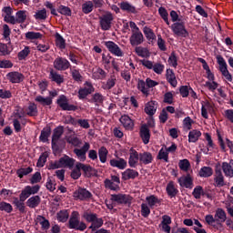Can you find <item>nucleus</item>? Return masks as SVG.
Here are the masks:
<instances>
[{"label": "nucleus", "mask_w": 233, "mask_h": 233, "mask_svg": "<svg viewBox=\"0 0 233 233\" xmlns=\"http://www.w3.org/2000/svg\"><path fill=\"white\" fill-rule=\"evenodd\" d=\"M49 79L53 83H56V85H63V83H65V76L63 75L57 73V71H56L54 69L50 70Z\"/></svg>", "instance_id": "nucleus-19"}, {"label": "nucleus", "mask_w": 233, "mask_h": 233, "mask_svg": "<svg viewBox=\"0 0 233 233\" xmlns=\"http://www.w3.org/2000/svg\"><path fill=\"white\" fill-rule=\"evenodd\" d=\"M57 13L61 14L62 15H67L70 17V15H72V9H70L68 6L61 5L57 8Z\"/></svg>", "instance_id": "nucleus-58"}, {"label": "nucleus", "mask_w": 233, "mask_h": 233, "mask_svg": "<svg viewBox=\"0 0 233 233\" xmlns=\"http://www.w3.org/2000/svg\"><path fill=\"white\" fill-rule=\"evenodd\" d=\"M32 172H34V168H32L30 167H21L16 170V176H18V177L20 179H23V177H25V176H28V174H32Z\"/></svg>", "instance_id": "nucleus-49"}, {"label": "nucleus", "mask_w": 233, "mask_h": 233, "mask_svg": "<svg viewBox=\"0 0 233 233\" xmlns=\"http://www.w3.org/2000/svg\"><path fill=\"white\" fill-rule=\"evenodd\" d=\"M72 179H79L81 177V167L79 166V162L76 164L75 168L71 171Z\"/></svg>", "instance_id": "nucleus-57"}, {"label": "nucleus", "mask_w": 233, "mask_h": 233, "mask_svg": "<svg viewBox=\"0 0 233 233\" xmlns=\"http://www.w3.org/2000/svg\"><path fill=\"white\" fill-rule=\"evenodd\" d=\"M56 104L58 105V106H60V108H62V110L67 112H76L79 108L77 106L69 104L68 98L65 95L59 96V97L56 100Z\"/></svg>", "instance_id": "nucleus-5"}, {"label": "nucleus", "mask_w": 233, "mask_h": 233, "mask_svg": "<svg viewBox=\"0 0 233 233\" xmlns=\"http://www.w3.org/2000/svg\"><path fill=\"white\" fill-rule=\"evenodd\" d=\"M70 218L68 209H62L56 213V219L59 223H66Z\"/></svg>", "instance_id": "nucleus-37"}, {"label": "nucleus", "mask_w": 233, "mask_h": 233, "mask_svg": "<svg viewBox=\"0 0 233 233\" xmlns=\"http://www.w3.org/2000/svg\"><path fill=\"white\" fill-rule=\"evenodd\" d=\"M36 223L41 225L42 230H48L50 228V221L44 216L38 215L36 217Z\"/></svg>", "instance_id": "nucleus-41"}, {"label": "nucleus", "mask_w": 233, "mask_h": 233, "mask_svg": "<svg viewBox=\"0 0 233 233\" xmlns=\"http://www.w3.org/2000/svg\"><path fill=\"white\" fill-rule=\"evenodd\" d=\"M35 101H36V103H40V105H42V106H50V105H52L53 100L51 96H37L35 98Z\"/></svg>", "instance_id": "nucleus-43"}, {"label": "nucleus", "mask_w": 233, "mask_h": 233, "mask_svg": "<svg viewBox=\"0 0 233 233\" xmlns=\"http://www.w3.org/2000/svg\"><path fill=\"white\" fill-rule=\"evenodd\" d=\"M93 77L95 79H106V72L103 68L98 67L96 71L93 73Z\"/></svg>", "instance_id": "nucleus-62"}, {"label": "nucleus", "mask_w": 233, "mask_h": 233, "mask_svg": "<svg viewBox=\"0 0 233 233\" xmlns=\"http://www.w3.org/2000/svg\"><path fill=\"white\" fill-rule=\"evenodd\" d=\"M26 207L29 208H37L39 205H41V197L39 196H33L29 198L25 202Z\"/></svg>", "instance_id": "nucleus-29"}, {"label": "nucleus", "mask_w": 233, "mask_h": 233, "mask_svg": "<svg viewBox=\"0 0 233 233\" xmlns=\"http://www.w3.org/2000/svg\"><path fill=\"white\" fill-rule=\"evenodd\" d=\"M117 79L116 78V75H111L110 77L106 80V82H102L103 90H112L114 86H116V83Z\"/></svg>", "instance_id": "nucleus-27"}, {"label": "nucleus", "mask_w": 233, "mask_h": 233, "mask_svg": "<svg viewBox=\"0 0 233 233\" xmlns=\"http://www.w3.org/2000/svg\"><path fill=\"white\" fill-rule=\"evenodd\" d=\"M41 190V186H25L19 195L20 201H25L30 198V196H35Z\"/></svg>", "instance_id": "nucleus-4"}, {"label": "nucleus", "mask_w": 233, "mask_h": 233, "mask_svg": "<svg viewBox=\"0 0 233 233\" xmlns=\"http://www.w3.org/2000/svg\"><path fill=\"white\" fill-rule=\"evenodd\" d=\"M0 210L2 212L4 211V212H6L7 214H10L14 210V208L12 207V204L2 201L0 202Z\"/></svg>", "instance_id": "nucleus-60"}, {"label": "nucleus", "mask_w": 233, "mask_h": 233, "mask_svg": "<svg viewBox=\"0 0 233 233\" xmlns=\"http://www.w3.org/2000/svg\"><path fill=\"white\" fill-rule=\"evenodd\" d=\"M82 218L85 219L86 223H91L89 229L92 230V232H96V230L101 228L105 223L103 218H99L96 213H94L91 210L84 211L82 214Z\"/></svg>", "instance_id": "nucleus-1"}, {"label": "nucleus", "mask_w": 233, "mask_h": 233, "mask_svg": "<svg viewBox=\"0 0 233 233\" xmlns=\"http://www.w3.org/2000/svg\"><path fill=\"white\" fill-rule=\"evenodd\" d=\"M88 150H90V143L86 142L80 149L75 148L74 154H76L77 157H81V159H86V152Z\"/></svg>", "instance_id": "nucleus-21"}, {"label": "nucleus", "mask_w": 233, "mask_h": 233, "mask_svg": "<svg viewBox=\"0 0 233 233\" xmlns=\"http://www.w3.org/2000/svg\"><path fill=\"white\" fill-rule=\"evenodd\" d=\"M214 174V170L210 167H202L198 172L200 177H210Z\"/></svg>", "instance_id": "nucleus-47"}, {"label": "nucleus", "mask_w": 233, "mask_h": 233, "mask_svg": "<svg viewBox=\"0 0 233 233\" xmlns=\"http://www.w3.org/2000/svg\"><path fill=\"white\" fill-rule=\"evenodd\" d=\"M96 90L94 88V86L92 85V82L86 81L84 84V87H81L78 90V98L79 99H86L87 96H90V94H93V92Z\"/></svg>", "instance_id": "nucleus-11"}, {"label": "nucleus", "mask_w": 233, "mask_h": 233, "mask_svg": "<svg viewBox=\"0 0 233 233\" xmlns=\"http://www.w3.org/2000/svg\"><path fill=\"white\" fill-rule=\"evenodd\" d=\"M166 78L167 83H169L171 86H173L174 88L177 86V79L176 78V74L174 73V70L167 69Z\"/></svg>", "instance_id": "nucleus-31"}, {"label": "nucleus", "mask_w": 233, "mask_h": 233, "mask_svg": "<svg viewBox=\"0 0 233 233\" xmlns=\"http://www.w3.org/2000/svg\"><path fill=\"white\" fill-rule=\"evenodd\" d=\"M112 21H114V15L106 12L105 15L99 16V25L101 30L107 31L112 28Z\"/></svg>", "instance_id": "nucleus-6"}, {"label": "nucleus", "mask_w": 233, "mask_h": 233, "mask_svg": "<svg viewBox=\"0 0 233 233\" xmlns=\"http://www.w3.org/2000/svg\"><path fill=\"white\" fill-rule=\"evenodd\" d=\"M137 90L142 92V94L144 96H148L150 95V90L147 86V82H145L144 80H138V82H137Z\"/></svg>", "instance_id": "nucleus-48"}, {"label": "nucleus", "mask_w": 233, "mask_h": 233, "mask_svg": "<svg viewBox=\"0 0 233 233\" xmlns=\"http://www.w3.org/2000/svg\"><path fill=\"white\" fill-rule=\"evenodd\" d=\"M52 135V128L50 127H46L40 133L39 141L42 143L48 142V137Z\"/></svg>", "instance_id": "nucleus-36"}, {"label": "nucleus", "mask_w": 233, "mask_h": 233, "mask_svg": "<svg viewBox=\"0 0 233 233\" xmlns=\"http://www.w3.org/2000/svg\"><path fill=\"white\" fill-rule=\"evenodd\" d=\"M139 136L144 145H148L150 143V129L147 125L144 124L140 127Z\"/></svg>", "instance_id": "nucleus-15"}, {"label": "nucleus", "mask_w": 233, "mask_h": 233, "mask_svg": "<svg viewBox=\"0 0 233 233\" xmlns=\"http://www.w3.org/2000/svg\"><path fill=\"white\" fill-rule=\"evenodd\" d=\"M109 165L111 167L118 168L119 170H125V168H127V160H125L124 158H113L110 160Z\"/></svg>", "instance_id": "nucleus-33"}, {"label": "nucleus", "mask_w": 233, "mask_h": 233, "mask_svg": "<svg viewBox=\"0 0 233 233\" xmlns=\"http://www.w3.org/2000/svg\"><path fill=\"white\" fill-rule=\"evenodd\" d=\"M46 159H48V153H42L37 160L36 167H38V168H43L46 163Z\"/></svg>", "instance_id": "nucleus-59"}, {"label": "nucleus", "mask_w": 233, "mask_h": 233, "mask_svg": "<svg viewBox=\"0 0 233 233\" xmlns=\"http://www.w3.org/2000/svg\"><path fill=\"white\" fill-rule=\"evenodd\" d=\"M13 205H15L16 210H18L20 214H26V206H25V201L21 200V198L15 197Z\"/></svg>", "instance_id": "nucleus-34"}, {"label": "nucleus", "mask_w": 233, "mask_h": 233, "mask_svg": "<svg viewBox=\"0 0 233 233\" xmlns=\"http://www.w3.org/2000/svg\"><path fill=\"white\" fill-rule=\"evenodd\" d=\"M35 19L38 20V21H45V19H46L47 15H46V9L43 8L39 11H37L35 15H34Z\"/></svg>", "instance_id": "nucleus-63"}, {"label": "nucleus", "mask_w": 233, "mask_h": 233, "mask_svg": "<svg viewBox=\"0 0 233 233\" xmlns=\"http://www.w3.org/2000/svg\"><path fill=\"white\" fill-rule=\"evenodd\" d=\"M118 6L120 7L121 10H123V12H127L128 14H137L136 6L132 5L130 3L127 1L119 3Z\"/></svg>", "instance_id": "nucleus-30"}, {"label": "nucleus", "mask_w": 233, "mask_h": 233, "mask_svg": "<svg viewBox=\"0 0 233 233\" xmlns=\"http://www.w3.org/2000/svg\"><path fill=\"white\" fill-rule=\"evenodd\" d=\"M157 102L151 100L148 102L145 106V112L147 114V116H154L156 114V111L157 110Z\"/></svg>", "instance_id": "nucleus-39"}, {"label": "nucleus", "mask_w": 233, "mask_h": 233, "mask_svg": "<svg viewBox=\"0 0 233 233\" xmlns=\"http://www.w3.org/2000/svg\"><path fill=\"white\" fill-rule=\"evenodd\" d=\"M68 228L85 232L86 230V223L81 221L78 211H73L68 220Z\"/></svg>", "instance_id": "nucleus-2"}, {"label": "nucleus", "mask_w": 233, "mask_h": 233, "mask_svg": "<svg viewBox=\"0 0 233 233\" xmlns=\"http://www.w3.org/2000/svg\"><path fill=\"white\" fill-rule=\"evenodd\" d=\"M94 11V3L92 1H86L82 5L83 14L88 15Z\"/></svg>", "instance_id": "nucleus-51"}, {"label": "nucleus", "mask_w": 233, "mask_h": 233, "mask_svg": "<svg viewBox=\"0 0 233 233\" xmlns=\"http://www.w3.org/2000/svg\"><path fill=\"white\" fill-rule=\"evenodd\" d=\"M6 77L13 84L23 83L25 81V75L17 71L9 72Z\"/></svg>", "instance_id": "nucleus-13"}, {"label": "nucleus", "mask_w": 233, "mask_h": 233, "mask_svg": "<svg viewBox=\"0 0 233 233\" xmlns=\"http://www.w3.org/2000/svg\"><path fill=\"white\" fill-rule=\"evenodd\" d=\"M65 133V127L63 126H58L53 130V136H52V140L53 141H59L61 139V137Z\"/></svg>", "instance_id": "nucleus-44"}, {"label": "nucleus", "mask_w": 233, "mask_h": 233, "mask_svg": "<svg viewBox=\"0 0 233 233\" xmlns=\"http://www.w3.org/2000/svg\"><path fill=\"white\" fill-rule=\"evenodd\" d=\"M55 43L60 50H65L66 48V40L63 38V35L59 33L55 34Z\"/></svg>", "instance_id": "nucleus-38"}, {"label": "nucleus", "mask_w": 233, "mask_h": 233, "mask_svg": "<svg viewBox=\"0 0 233 233\" xmlns=\"http://www.w3.org/2000/svg\"><path fill=\"white\" fill-rule=\"evenodd\" d=\"M222 170L227 177H233V159L222 163Z\"/></svg>", "instance_id": "nucleus-32"}, {"label": "nucleus", "mask_w": 233, "mask_h": 233, "mask_svg": "<svg viewBox=\"0 0 233 233\" xmlns=\"http://www.w3.org/2000/svg\"><path fill=\"white\" fill-rule=\"evenodd\" d=\"M38 113L39 111L37 110V105L34 102H30L26 108V114L30 117H37Z\"/></svg>", "instance_id": "nucleus-42"}, {"label": "nucleus", "mask_w": 233, "mask_h": 233, "mask_svg": "<svg viewBox=\"0 0 233 233\" xmlns=\"http://www.w3.org/2000/svg\"><path fill=\"white\" fill-rule=\"evenodd\" d=\"M53 66L55 70H58L59 72H65L66 70H68L72 66L70 64V61L68 59L63 57V56H57L54 62Z\"/></svg>", "instance_id": "nucleus-7"}, {"label": "nucleus", "mask_w": 233, "mask_h": 233, "mask_svg": "<svg viewBox=\"0 0 233 233\" xmlns=\"http://www.w3.org/2000/svg\"><path fill=\"white\" fill-rule=\"evenodd\" d=\"M167 194L169 198H176L179 194V190L176 188L174 181H170L166 187Z\"/></svg>", "instance_id": "nucleus-35"}, {"label": "nucleus", "mask_w": 233, "mask_h": 233, "mask_svg": "<svg viewBox=\"0 0 233 233\" xmlns=\"http://www.w3.org/2000/svg\"><path fill=\"white\" fill-rule=\"evenodd\" d=\"M216 59L218 65V70L223 77H225L227 81H229V83H232V74H230V71H228V65H227L225 58L221 55H218Z\"/></svg>", "instance_id": "nucleus-3"}, {"label": "nucleus", "mask_w": 233, "mask_h": 233, "mask_svg": "<svg viewBox=\"0 0 233 233\" xmlns=\"http://www.w3.org/2000/svg\"><path fill=\"white\" fill-rule=\"evenodd\" d=\"M215 219L218 227H223L222 223L227 221V213L225 212V209L221 208H217L215 212Z\"/></svg>", "instance_id": "nucleus-17"}, {"label": "nucleus", "mask_w": 233, "mask_h": 233, "mask_svg": "<svg viewBox=\"0 0 233 233\" xmlns=\"http://www.w3.org/2000/svg\"><path fill=\"white\" fill-rule=\"evenodd\" d=\"M199 137H201V131L193 129L188 133V142L189 143H197Z\"/></svg>", "instance_id": "nucleus-45"}, {"label": "nucleus", "mask_w": 233, "mask_h": 233, "mask_svg": "<svg viewBox=\"0 0 233 233\" xmlns=\"http://www.w3.org/2000/svg\"><path fill=\"white\" fill-rule=\"evenodd\" d=\"M105 101V97L101 93H95L92 98L89 100V103H96V105H101Z\"/></svg>", "instance_id": "nucleus-55"}, {"label": "nucleus", "mask_w": 233, "mask_h": 233, "mask_svg": "<svg viewBox=\"0 0 233 233\" xmlns=\"http://www.w3.org/2000/svg\"><path fill=\"white\" fill-rule=\"evenodd\" d=\"M129 42L131 46H139L145 43V36L141 31L133 32L129 37Z\"/></svg>", "instance_id": "nucleus-12"}, {"label": "nucleus", "mask_w": 233, "mask_h": 233, "mask_svg": "<svg viewBox=\"0 0 233 233\" xmlns=\"http://www.w3.org/2000/svg\"><path fill=\"white\" fill-rule=\"evenodd\" d=\"M135 52L138 57H150V51L147 47L136 46Z\"/></svg>", "instance_id": "nucleus-46"}, {"label": "nucleus", "mask_w": 233, "mask_h": 233, "mask_svg": "<svg viewBox=\"0 0 233 233\" xmlns=\"http://www.w3.org/2000/svg\"><path fill=\"white\" fill-rule=\"evenodd\" d=\"M146 201H147L149 208H154V207H156V205H161V199H159V198H157L155 195H150V196L147 197Z\"/></svg>", "instance_id": "nucleus-40"}, {"label": "nucleus", "mask_w": 233, "mask_h": 233, "mask_svg": "<svg viewBox=\"0 0 233 233\" xmlns=\"http://www.w3.org/2000/svg\"><path fill=\"white\" fill-rule=\"evenodd\" d=\"M171 30L175 35H177L178 37H188V31L187 30V27H185V22H175L171 25Z\"/></svg>", "instance_id": "nucleus-8"}, {"label": "nucleus", "mask_w": 233, "mask_h": 233, "mask_svg": "<svg viewBox=\"0 0 233 233\" xmlns=\"http://www.w3.org/2000/svg\"><path fill=\"white\" fill-rule=\"evenodd\" d=\"M42 38H43V34L41 33H37L34 31H29L25 33V39H27V41H34L35 39H42Z\"/></svg>", "instance_id": "nucleus-50"}, {"label": "nucleus", "mask_w": 233, "mask_h": 233, "mask_svg": "<svg viewBox=\"0 0 233 233\" xmlns=\"http://www.w3.org/2000/svg\"><path fill=\"white\" fill-rule=\"evenodd\" d=\"M74 196L80 199V201H87V199H91L92 194L86 188L80 187L78 190L75 191Z\"/></svg>", "instance_id": "nucleus-14"}, {"label": "nucleus", "mask_w": 233, "mask_h": 233, "mask_svg": "<svg viewBox=\"0 0 233 233\" xmlns=\"http://www.w3.org/2000/svg\"><path fill=\"white\" fill-rule=\"evenodd\" d=\"M143 33L146 35L147 41H154V39H156V34H154V31L150 29V27L145 26Z\"/></svg>", "instance_id": "nucleus-56"}, {"label": "nucleus", "mask_w": 233, "mask_h": 233, "mask_svg": "<svg viewBox=\"0 0 233 233\" xmlns=\"http://www.w3.org/2000/svg\"><path fill=\"white\" fill-rule=\"evenodd\" d=\"M154 161V157L152 153L144 152L139 154V163L140 165H150Z\"/></svg>", "instance_id": "nucleus-26"}, {"label": "nucleus", "mask_w": 233, "mask_h": 233, "mask_svg": "<svg viewBox=\"0 0 233 233\" xmlns=\"http://www.w3.org/2000/svg\"><path fill=\"white\" fill-rule=\"evenodd\" d=\"M178 183L180 187H184V188H192L194 185V179H192L190 174H187L186 177L178 178Z\"/></svg>", "instance_id": "nucleus-22"}, {"label": "nucleus", "mask_w": 233, "mask_h": 233, "mask_svg": "<svg viewBox=\"0 0 233 233\" xmlns=\"http://www.w3.org/2000/svg\"><path fill=\"white\" fill-rule=\"evenodd\" d=\"M170 225H172V218L168 215H163L162 216V221L159 225V227H162V230L167 233H170L171 228Z\"/></svg>", "instance_id": "nucleus-20"}, {"label": "nucleus", "mask_w": 233, "mask_h": 233, "mask_svg": "<svg viewBox=\"0 0 233 233\" xmlns=\"http://www.w3.org/2000/svg\"><path fill=\"white\" fill-rule=\"evenodd\" d=\"M15 15L16 23H18L19 25H22V23H25L26 21V11L20 10L16 12Z\"/></svg>", "instance_id": "nucleus-61"}, {"label": "nucleus", "mask_w": 233, "mask_h": 233, "mask_svg": "<svg viewBox=\"0 0 233 233\" xmlns=\"http://www.w3.org/2000/svg\"><path fill=\"white\" fill-rule=\"evenodd\" d=\"M27 56H30V46H25L23 50L18 52L17 57L19 61H25Z\"/></svg>", "instance_id": "nucleus-54"}, {"label": "nucleus", "mask_w": 233, "mask_h": 233, "mask_svg": "<svg viewBox=\"0 0 233 233\" xmlns=\"http://www.w3.org/2000/svg\"><path fill=\"white\" fill-rule=\"evenodd\" d=\"M141 216L143 218H148V216H150V207L148 206V204H141Z\"/></svg>", "instance_id": "nucleus-64"}, {"label": "nucleus", "mask_w": 233, "mask_h": 233, "mask_svg": "<svg viewBox=\"0 0 233 233\" xmlns=\"http://www.w3.org/2000/svg\"><path fill=\"white\" fill-rule=\"evenodd\" d=\"M111 201L118 203V205H130L132 203V197L127 194H112Z\"/></svg>", "instance_id": "nucleus-10"}, {"label": "nucleus", "mask_w": 233, "mask_h": 233, "mask_svg": "<svg viewBox=\"0 0 233 233\" xmlns=\"http://www.w3.org/2000/svg\"><path fill=\"white\" fill-rule=\"evenodd\" d=\"M105 46L107 48L108 52L112 54L113 56H116V57H123L125 54L123 53V50H121V47L117 46L113 41H106L104 43Z\"/></svg>", "instance_id": "nucleus-9"}, {"label": "nucleus", "mask_w": 233, "mask_h": 233, "mask_svg": "<svg viewBox=\"0 0 233 233\" xmlns=\"http://www.w3.org/2000/svg\"><path fill=\"white\" fill-rule=\"evenodd\" d=\"M121 125H123L126 130H133L134 129V120L130 118L127 115H124L119 118Z\"/></svg>", "instance_id": "nucleus-23"}, {"label": "nucleus", "mask_w": 233, "mask_h": 233, "mask_svg": "<svg viewBox=\"0 0 233 233\" xmlns=\"http://www.w3.org/2000/svg\"><path fill=\"white\" fill-rule=\"evenodd\" d=\"M108 156V149L105 147H101L98 149V157L101 163H106V157Z\"/></svg>", "instance_id": "nucleus-53"}, {"label": "nucleus", "mask_w": 233, "mask_h": 233, "mask_svg": "<svg viewBox=\"0 0 233 233\" xmlns=\"http://www.w3.org/2000/svg\"><path fill=\"white\" fill-rule=\"evenodd\" d=\"M80 170H83L85 177H92L96 176V168L92 167L90 165H86L81 162H78Z\"/></svg>", "instance_id": "nucleus-18"}, {"label": "nucleus", "mask_w": 233, "mask_h": 233, "mask_svg": "<svg viewBox=\"0 0 233 233\" xmlns=\"http://www.w3.org/2000/svg\"><path fill=\"white\" fill-rule=\"evenodd\" d=\"M215 187H225V177H223V173L221 172V169H216L215 171Z\"/></svg>", "instance_id": "nucleus-28"}, {"label": "nucleus", "mask_w": 233, "mask_h": 233, "mask_svg": "<svg viewBox=\"0 0 233 233\" xmlns=\"http://www.w3.org/2000/svg\"><path fill=\"white\" fill-rule=\"evenodd\" d=\"M60 159V165L62 168H74V165H76V159L73 157H70L67 155H64Z\"/></svg>", "instance_id": "nucleus-16"}, {"label": "nucleus", "mask_w": 233, "mask_h": 233, "mask_svg": "<svg viewBox=\"0 0 233 233\" xmlns=\"http://www.w3.org/2000/svg\"><path fill=\"white\" fill-rule=\"evenodd\" d=\"M71 77L76 83H83V76L79 69H71Z\"/></svg>", "instance_id": "nucleus-52"}, {"label": "nucleus", "mask_w": 233, "mask_h": 233, "mask_svg": "<svg viewBox=\"0 0 233 233\" xmlns=\"http://www.w3.org/2000/svg\"><path fill=\"white\" fill-rule=\"evenodd\" d=\"M139 177V172L132 168H127L124 172H122L123 181H128V179H136V177Z\"/></svg>", "instance_id": "nucleus-24"}, {"label": "nucleus", "mask_w": 233, "mask_h": 233, "mask_svg": "<svg viewBox=\"0 0 233 233\" xmlns=\"http://www.w3.org/2000/svg\"><path fill=\"white\" fill-rule=\"evenodd\" d=\"M130 152L128 165L131 168H136V167H137V161H139V155L137 154V151L132 147Z\"/></svg>", "instance_id": "nucleus-25"}]
</instances>
